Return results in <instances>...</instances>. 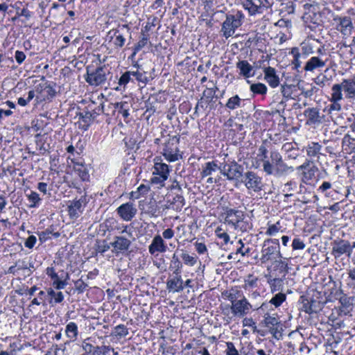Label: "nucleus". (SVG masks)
I'll return each mask as SVG.
<instances>
[{
    "label": "nucleus",
    "mask_w": 355,
    "mask_h": 355,
    "mask_svg": "<svg viewBox=\"0 0 355 355\" xmlns=\"http://www.w3.org/2000/svg\"><path fill=\"white\" fill-rule=\"evenodd\" d=\"M263 171L268 175L279 177L289 171L293 172L294 168L283 161L282 155L277 150H273L270 153V159L263 160Z\"/></svg>",
    "instance_id": "nucleus-1"
},
{
    "label": "nucleus",
    "mask_w": 355,
    "mask_h": 355,
    "mask_svg": "<svg viewBox=\"0 0 355 355\" xmlns=\"http://www.w3.org/2000/svg\"><path fill=\"white\" fill-rule=\"evenodd\" d=\"M223 210L225 223L234 230L245 232L250 228V224L245 221V214L243 211L228 207H223Z\"/></svg>",
    "instance_id": "nucleus-2"
},
{
    "label": "nucleus",
    "mask_w": 355,
    "mask_h": 355,
    "mask_svg": "<svg viewBox=\"0 0 355 355\" xmlns=\"http://www.w3.org/2000/svg\"><path fill=\"white\" fill-rule=\"evenodd\" d=\"M261 254L260 261L261 263H266L270 261H275V262L284 264L285 266H287V263H284L281 260H277V258L282 259L283 257L280 251V245L278 239H266L263 243Z\"/></svg>",
    "instance_id": "nucleus-3"
},
{
    "label": "nucleus",
    "mask_w": 355,
    "mask_h": 355,
    "mask_svg": "<svg viewBox=\"0 0 355 355\" xmlns=\"http://www.w3.org/2000/svg\"><path fill=\"white\" fill-rule=\"evenodd\" d=\"M244 17L242 11L239 10L227 15L226 19L222 24L221 32L223 35L226 39L232 37L236 29L242 25Z\"/></svg>",
    "instance_id": "nucleus-4"
},
{
    "label": "nucleus",
    "mask_w": 355,
    "mask_h": 355,
    "mask_svg": "<svg viewBox=\"0 0 355 355\" xmlns=\"http://www.w3.org/2000/svg\"><path fill=\"white\" fill-rule=\"evenodd\" d=\"M220 173L229 181L238 182L243 176V167L235 160H228L219 165Z\"/></svg>",
    "instance_id": "nucleus-5"
},
{
    "label": "nucleus",
    "mask_w": 355,
    "mask_h": 355,
    "mask_svg": "<svg viewBox=\"0 0 355 355\" xmlns=\"http://www.w3.org/2000/svg\"><path fill=\"white\" fill-rule=\"evenodd\" d=\"M160 158H155L153 171V178L150 181L153 184L164 186V182L168 179L170 170L169 166L162 162Z\"/></svg>",
    "instance_id": "nucleus-6"
},
{
    "label": "nucleus",
    "mask_w": 355,
    "mask_h": 355,
    "mask_svg": "<svg viewBox=\"0 0 355 355\" xmlns=\"http://www.w3.org/2000/svg\"><path fill=\"white\" fill-rule=\"evenodd\" d=\"M241 182L248 190L255 193L262 191L264 187L262 178L254 171L245 172L242 176Z\"/></svg>",
    "instance_id": "nucleus-7"
},
{
    "label": "nucleus",
    "mask_w": 355,
    "mask_h": 355,
    "mask_svg": "<svg viewBox=\"0 0 355 355\" xmlns=\"http://www.w3.org/2000/svg\"><path fill=\"white\" fill-rule=\"evenodd\" d=\"M219 170V166L216 161H210L205 162L202 165L200 171V178L203 179L208 177L206 182L207 184L218 183L220 180V176L217 175L214 177V173Z\"/></svg>",
    "instance_id": "nucleus-8"
},
{
    "label": "nucleus",
    "mask_w": 355,
    "mask_h": 355,
    "mask_svg": "<svg viewBox=\"0 0 355 355\" xmlns=\"http://www.w3.org/2000/svg\"><path fill=\"white\" fill-rule=\"evenodd\" d=\"M46 274L51 278V280L52 281L51 288H55V290L64 289L68 284L69 275L68 273L64 272L63 270H62L61 275H58V273L55 272L54 268L48 267L46 269Z\"/></svg>",
    "instance_id": "nucleus-9"
},
{
    "label": "nucleus",
    "mask_w": 355,
    "mask_h": 355,
    "mask_svg": "<svg viewBox=\"0 0 355 355\" xmlns=\"http://www.w3.org/2000/svg\"><path fill=\"white\" fill-rule=\"evenodd\" d=\"M107 70L104 67L96 68L93 71H87L86 82L91 86L97 87L104 84L107 80Z\"/></svg>",
    "instance_id": "nucleus-10"
},
{
    "label": "nucleus",
    "mask_w": 355,
    "mask_h": 355,
    "mask_svg": "<svg viewBox=\"0 0 355 355\" xmlns=\"http://www.w3.org/2000/svg\"><path fill=\"white\" fill-rule=\"evenodd\" d=\"M332 88L338 93L344 92L346 98H355V77L343 79L340 83L334 84Z\"/></svg>",
    "instance_id": "nucleus-11"
},
{
    "label": "nucleus",
    "mask_w": 355,
    "mask_h": 355,
    "mask_svg": "<svg viewBox=\"0 0 355 355\" xmlns=\"http://www.w3.org/2000/svg\"><path fill=\"white\" fill-rule=\"evenodd\" d=\"M331 254L335 259H338L343 254H346L348 258L351 257V247L349 241L337 239L331 243Z\"/></svg>",
    "instance_id": "nucleus-12"
},
{
    "label": "nucleus",
    "mask_w": 355,
    "mask_h": 355,
    "mask_svg": "<svg viewBox=\"0 0 355 355\" xmlns=\"http://www.w3.org/2000/svg\"><path fill=\"white\" fill-rule=\"evenodd\" d=\"M243 6L250 15H254L263 13L270 6V3L268 0H244Z\"/></svg>",
    "instance_id": "nucleus-13"
},
{
    "label": "nucleus",
    "mask_w": 355,
    "mask_h": 355,
    "mask_svg": "<svg viewBox=\"0 0 355 355\" xmlns=\"http://www.w3.org/2000/svg\"><path fill=\"white\" fill-rule=\"evenodd\" d=\"M252 309V305L244 295L232 304V313L233 316L242 318L247 315Z\"/></svg>",
    "instance_id": "nucleus-14"
},
{
    "label": "nucleus",
    "mask_w": 355,
    "mask_h": 355,
    "mask_svg": "<svg viewBox=\"0 0 355 355\" xmlns=\"http://www.w3.org/2000/svg\"><path fill=\"white\" fill-rule=\"evenodd\" d=\"M137 211L135 205L131 202L123 203L116 209V213L125 221H130L135 216Z\"/></svg>",
    "instance_id": "nucleus-15"
},
{
    "label": "nucleus",
    "mask_w": 355,
    "mask_h": 355,
    "mask_svg": "<svg viewBox=\"0 0 355 355\" xmlns=\"http://www.w3.org/2000/svg\"><path fill=\"white\" fill-rule=\"evenodd\" d=\"M128 25H123L118 29H112L108 33V37L110 38V40H112L114 38L113 44L116 48H122L125 42V38L123 33V31L126 30L128 31Z\"/></svg>",
    "instance_id": "nucleus-16"
},
{
    "label": "nucleus",
    "mask_w": 355,
    "mask_h": 355,
    "mask_svg": "<svg viewBox=\"0 0 355 355\" xmlns=\"http://www.w3.org/2000/svg\"><path fill=\"white\" fill-rule=\"evenodd\" d=\"M113 248L112 252L118 254L128 250L131 241L127 238L122 236H117L114 238V241L110 243Z\"/></svg>",
    "instance_id": "nucleus-17"
},
{
    "label": "nucleus",
    "mask_w": 355,
    "mask_h": 355,
    "mask_svg": "<svg viewBox=\"0 0 355 355\" xmlns=\"http://www.w3.org/2000/svg\"><path fill=\"white\" fill-rule=\"evenodd\" d=\"M236 67L239 70V76L245 79L252 78L255 74L254 67L246 60H239L236 63Z\"/></svg>",
    "instance_id": "nucleus-18"
},
{
    "label": "nucleus",
    "mask_w": 355,
    "mask_h": 355,
    "mask_svg": "<svg viewBox=\"0 0 355 355\" xmlns=\"http://www.w3.org/2000/svg\"><path fill=\"white\" fill-rule=\"evenodd\" d=\"M167 246L159 234L155 235L150 245L148 246V252L151 255H154L156 253H164L166 251Z\"/></svg>",
    "instance_id": "nucleus-19"
},
{
    "label": "nucleus",
    "mask_w": 355,
    "mask_h": 355,
    "mask_svg": "<svg viewBox=\"0 0 355 355\" xmlns=\"http://www.w3.org/2000/svg\"><path fill=\"white\" fill-rule=\"evenodd\" d=\"M264 80L272 88H276L279 85V77L277 74L275 68L272 67H265L263 69Z\"/></svg>",
    "instance_id": "nucleus-20"
},
{
    "label": "nucleus",
    "mask_w": 355,
    "mask_h": 355,
    "mask_svg": "<svg viewBox=\"0 0 355 355\" xmlns=\"http://www.w3.org/2000/svg\"><path fill=\"white\" fill-rule=\"evenodd\" d=\"M166 288L168 292L180 293L184 290L183 280L180 274L175 275L173 278L166 282Z\"/></svg>",
    "instance_id": "nucleus-21"
},
{
    "label": "nucleus",
    "mask_w": 355,
    "mask_h": 355,
    "mask_svg": "<svg viewBox=\"0 0 355 355\" xmlns=\"http://www.w3.org/2000/svg\"><path fill=\"white\" fill-rule=\"evenodd\" d=\"M326 62L327 59L323 60L322 58L313 56L306 62L304 69L305 71L313 72L315 69L325 67Z\"/></svg>",
    "instance_id": "nucleus-22"
},
{
    "label": "nucleus",
    "mask_w": 355,
    "mask_h": 355,
    "mask_svg": "<svg viewBox=\"0 0 355 355\" xmlns=\"http://www.w3.org/2000/svg\"><path fill=\"white\" fill-rule=\"evenodd\" d=\"M338 20L339 21L338 30L344 35H351L354 28L351 17L348 16L339 17Z\"/></svg>",
    "instance_id": "nucleus-23"
},
{
    "label": "nucleus",
    "mask_w": 355,
    "mask_h": 355,
    "mask_svg": "<svg viewBox=\"0 0 355 355\" xmlns=\"http://www.w3.org/2000/svg\"><path fill=\"white\" fill-rule=\"evenodd\" d=\"M304 115L306 117V124L313 125L321 123L319 110L316 107H309L304 110Z\"/></svg>",
    "instance_id": "nucleus-24"
},
{
    "label": "nucleus",
    "mask_w": 355,
    "mask_h": 355,
    "mask_svg": "<svg viewBox=\"0 0 355 355\" xmlns=\"http://www.w3.org/2000/svg\"><path fill=\"white\" fill-rule=\"evenodd\" d=\"M343 99V94L338 93L335 89L331 87V98L329 99L331 103L329 107V111H340L341 110V105L340 102Z\"/></svg>",
    "instance_id": "nucleus-25"
},
{
    "label": "nucleus",
    "mask_w": 355,
    "mask_h": 355,
    "mask_svg": "<svg viewBox=\"0 0 355 355\" xmlns=\"http://www.w3.org/2000/svg\"><path fill=\"white\" fill-rule=\"evenodd\" d=\"M109 108L113 111V114L115 112L121 114L124 118H127L129 116V104L125 101L117 102L114 103H110Z\"/></svg>",
    "instance_id": "nucleus-26"
},
{
    "label": "nucleus",
    "mask_w": 355,
    "mask_h": 355,
    "mask_svg": "<svg viewBox=\"0 0 355 355\" xmlns=\"http://www.w3.org/2000/svg\"><path fill=\"white\" fill-rule=\"evenodd\" d=\"M83 211V201L81 200H73L68 206V213L71 218L76 219Z\"/></svg>",
    "instance_id": "nucleus-27"
},
{
    "label": "nucleus",
    "mask_w": 355,
    "mask_h": 355,
    "mask_svg": "<svg viewBox=\"0 0 355 355\" xmlns=\"http://www.w3.org/2000/svg\"><path fill=\"white\" fill-rule=\"evenodd\" d=\"M322 146L318 142L311 141L309 142L307 146H305V150L306 155L309 157H317L319 158L320 155H322Z\"/></svg>",
    "instance_id": "nucleus-28"
},
{
    "label": "nucleus",
    "mask_w": 355,
    "mask_h": 355,
    "mask_svg": "<svg viewBox=\"0 0 355 355\" xmlns=\"http://www.w3.org/2000/svg\"><path fill=\"white\" fill-rule=\"evenodd\" d=\"M46 293L48 296L50 297L49 302L52 306L54 304H60L64 300V296L60 290L55 291V288H49L46 290Z\"/></svg>",
    "instance_id": "nucleus-29"
},
{
    "label": "nucleus",
    "mask_w": 355,
    "mask_h": 355,
    "mask_svg": "<svg viewBox=\"0 0 355 355\" xmlns=\"http://www.w3.org/2000/svg\"><path fill=\"white\" fill-rule=\"evenodd\" d=\"M65 334L71 342L76 341L78 337V325L73 322H69L66 325Z\"/></svg>",
    "instance_id": "nucleus-30"
},
{
    "label": "nucleus",
    "mask_w": 355,
    "mask_h": 355,
    "mask_svg": "<svg viewBox=\"0 0 355 355\" xmlns=\"http://www.w3.org/2000/svg\"><path fill=\"white\" fill-rule=\"evenodd\" d=\"M184 205V198L181 194H177L173 197V200L170 202L166 208L173 209L176 211H180L182 210Z\"/></svg>",
    "instance_id": "nucleus-31"
},
{
    "label": "nucleus",
    "mask_w": 355,
    "mask_h": 355,
    "mask_svg": "<svg viewBox=\"0 0 355 355\" xmlns=\"http://www.w3.org/2000/svg\"><path fill=\"white\" fill-rule=\"evenodd\" d=\"M302 299V306L301 310L306 313L311 314L317 312L316 302L315 300H309L308 299L301 297Z\"/></svg>",
    "instance_id": "nucleus-32"
},
{
    "label": "nucleus",
    "mask_w": 355,
    "mask_h": 355,
    "mask_svg": "<svg viewBox=\"0 0 355 355\" xmlns=\"http://www.w3.org/2000/svg\"><path fill=\"white\" fill-rule=\"evenodd\" d=\"M242 101V99L236 94L227 100L225 107L229 110H234L241 107Z\"/></svg>",
    "instance_id": "nucleus-33"
},
{
    "label": "nucleus",
    "mask_w": 355,
    "mask_h": 355,
    "mask_svg": "<svg viewBox=\"0 0 355 355\" xmlns=\"http://www.w3.org/2000/svg\"><path fill=\"white\" fill-rule=\"evenodd\" d=\"M250 90L254 94L264 95L267 93L268 88L263 83H257L251 84L250 86Z\"/></svg>",
    "instance_id": "nucleus-34"
},
{
    "label": "nucleus",
    "mask_w": 355,
    "mask_h": 355,
    "mask_svg": "<svg viewBox=\"0 0 355 355\" xmlns=\"http://www.w3.org/2000/svg\"><path fill=\"white\" fill-rule=\"evenodd\" d=\"M178 148H170L169 150H164L163 155L165 159L170 162H175L178 159Z\"/></svg>",
    "instance_id": "nucleus-35"
},
{
    "label": "nucleus",
    "mask_w": 355,
    "mask_h": 355,
    "mask_svg": "<svg viewBox=\"0 0 355 355\" xmlns=\"http://www.w3.org/2000/svg\"><path fill=\"white\" fill-rule=\"evenodd\" d=\"M129 72H130V76H134L138 82L144 84L148 82L146 72L144 70H130Z\"/></svg>",
    "instance_id": "nucleus-36"
},
{
    "label": "nucleus",
    "mask_w": 355,
    "mask_h": 355,
    "mask_svg": "<svg viewBox=\"0 0 355 355\" xmlns=\"http://www.w3.org/2000/svg\"><path fill=\"white\" fill-rule=\"evenodd\" d=\"M270 286V291L272 293L276 291H282L283 288V279L281 278L270 279L268 281Z\"/></svg>",
    "instance_id": "nucleus-37"
},
{
    "label": "nucleus",
    "mask_w": 355,
    "mask_h": 355,
    "mask_svg": "<svg viewBox=\"0 0 355 355\" xmlns=\"http://www.w3.org/2000/svg\"><path fill=\"white\" fill-rule=\"evenodd\" d=\"M132 79H131V76H130V72H129V71H125L124 73H123L121 75V76L119 78V82H118V84H119V86H117L116 87L114 88V89L116 91H121V87H123V89H125L126 85L130 82L131 81Z\"/></svg>",
    "instance_id": "nucleus-38"
},
{
    "label": "nucleus",
    "mask_w": 355,
    "mask_h": 355,
    "mask_svg": "<svg viewBox=\"0 0 355 355\" xmlns=\"http://www.w3.org/2000/svg\"><path fill=\"white\" fill-rule=\"evenodd\" d=\"M258 278L254 277L252 275H249L244 280L243 288L245 291H250L252 288L257 286Z\"/></svg>",
    "instance_id": "nucleus-39"
},
{
    "label": "nucleus",
    "mask_w": 355,
    "mask_h": 355,
    "mask_svg": "<svg viewBox=\"0 0 355 355\" xmlns=\"http://www.w3.org/2000/svg\"><path fill=\"white\" fill-rule=\"evenodd\" d=\"M301 56L306 58L308 55L314 53L313 44L311 42H302L301 44Z\"/></svg>",
    "instance_id": "nucleus-40"
},
{
    "label": "nucleus",
    "mask_w": 355,
    "mask_h": 355,
    "mask_svg": "<svg viewBox=\"0 0 355 355\" xmlns=\"http://www.w3.org/2000/svg\"><path fill=\"white\" fill-rule=\"evenodd\" d=\"M286 300V295L282 292L275 294L270 299V304L274 305L275 307L277 308L282 305V304Z\"/></svg>",
    "instance_id": "nucleus-41"
},
{
    "label": "nucleus",
    "mask_w": 355,
    "mask_h": 355,
    "mask_svg": "<svg viewBox=\"0 0 355 355\" xmlns=\"http://www.w3.org/2000/svg\"><path fill=\"white\" fill-rule=\"evenodd\" d=\"M75 171L78 173L79 177L83 180H87L89 175L88 171H87L86 167L83 164H76L74 166Z\"/></svg>",
    "instance_id": "nucleus-42"
},
{
    "label": "nucleus",
    "mask_w": 355,
    "mask_h": 355,
    "mask_svg": "<svg viewBox=\"0 0 355 355\" xmlns=\"http://www.w3.org/2000/svg\"><path fill=\"white\" fill-rule=\"evenodd\" d=\"M79 119H81L83 122L85 123L84 125L86 126L85 129H87L90 125V124L94 121L89 110L80 112L79 114Z\"/></svg>",
    "instance_id": "nucleus-43"
},
{
    "label": "nucleus",
    "mask_w": 355,
    "mask_h": 355,
    "mask_svg": "<svg viewBox=\"0 0 355 355\" xmlns=\"http://www.w3.org/2000/svg\"><path fill=\"white\" fill-rule=\"evenodd\" d=\"M264 324L266 327H275V325L279 324V318L275 315H270L269 313H266L264 315Z\"/></svg>",
    "instance_id": "nucleus-44"
},
{
    "label": "nucleus",
    "mask_w": 355,
    "mask_h": 355,
    "mask_svg": "<svg viewBox=\"0 0 355 355\" xmlns=\"http://www.w3.org/2000/svg\"><path fill=\"white\" fill-rule=\"evenodd\" d=\"M171 265H173V275H178L181 273V269L182 268V263L180 261L178 257L173 254L171 260Z\"/></svg>",
    "instance_id": "nucleus-45"
},
{
    "label": "nucleus",
    "mask_w": 355,
    "mask_h": 355,
    "mask_svg": "<svg viewBox=\"0 0 355 355\" xmlns=\"http://www.w3.org/2000/svg\"><path fill=\"white\" fill-rule=\"evenodd\" d=\"M112 334L119 338L125 337L128 334V329L124 324H119L114 327Z\"/></svg>",
    "instance_id": "nucleus-46"
},
{
    "label": "nucleus",
    "mask_w": 355,
    "mask_h": 355,
    "mask_svg": "<svg viewBox=\"0 0 355 355\" xmlns=\"http://www.w3.org/2000/svg\"><path fill=\"white\" fill-rule=\"evenodd\" d=\"M28 201L31 202L30 207H37L41 201L39 194L35 191H31L27 196Z\"/></svg>",
    "instance_id": "nucleus-47"
},
{
    "label": "nucleus",
    "mask_w": 355,
    "mask_h": 355,
    "mask_svg": "<svg viewBox=\"0 0 355 355\" xmlns=\"http://www.w3.org/2000/svg\"><path fill=\"white\" fill-rule=\"evenodd\" d=\"M215 234H216V236L220 239H222L223 241V244H227L229 242H230V236L228 235V234L225 232L223 228L221 227H218L216 230H215Z\"/></svg>",
    "instance_id": "nucleus-48"
},
{
    "label": "nucleus",
    "mask_w": 355,
    "mask_h": 355,
    "mask_svg": "<svg viewBox=\"0 0 355 355\" xmlns=\"http://www.w3.org/2000/svg\"><path fill=\"white\" fill-rule=\"evenodd\" d=\"M291 54L293 57V64L295 65V68L297 69L301 67V62L300 58L301 57V53L299 51V49L297 47H294L291 51Z\"/></svg>",
    "instance_id": "nucleus-49"
},
{
    "label": "nucleus",
    "mask_w": 355,
    "mask_h": 355,
    "mask_svg": "<svg viewBox=\"0 0 355 355\" xmlns=\"http://www.w3.org/2000/svg\"><path fill=\"white\" fill-rule=\"evenodd\" d=\"M181 258L182 259L184 263L189 266H193L197 263V258L189 255L187 252H183L181 254Z\"/></svg>",
    "instance_id": "nucleus-50"
},
{
    "label": "nucleus",
    "mask_w": 355,
    "mask_h": 355,
    "mask_svg": "<svg viewBox=\"0 0 355 355\" xmlns=\"http://www.w3.org/2000/svg\"><path fill=\"white\" fill-rule=\"evenodd\" d=\"M281 229L279 222H277L275 224L269 225L266 232V234L268 236H275Z\"/></svg>",
    "instance_id": "nucleus-51"
},
{
    "label": "nucleus",
    "mask_w": 355,
    "mask_h": 355,
    "mask_svg": "<svg viewBox=\"0 0 355 355\" xmlns=\"http://www.w3.org/2000/svg\"><path fill=\"white\" fill-rule=\"evenodd\" d=\"M297 188V183L294 181H290L286 183L283 187V192H285V196H291V192Z\"/></svg>",
    "instance_id": "nucleus-52"
},
{
    "label": "nucleus",
    "mask_w": 355,
    "mask_h": 355,
    "mask_svg": "<svg viewBox=\"0 0 355 355\" xmlns=\"http://www.w3.org/2000/svg\"><path fill=\"white\" fill-rule=\"evenodd\" d=\"M179 139L176 137H169L167 140L165 141L164 150H169L173 148H178Z\"/></svg>",
    "instance_id": "nucleus-53"
},
{
    "label": "nucleus",
    "mask_w": 355,
    "mask_h": 355,
    "mask_svg": "<svg viewBox=\"0 0 355 355\" xmlns=\"http://www.w3.org/2000/svg\"><path fill=\"white\" fill-rule=\"evenodd\" d=\"M242 295H243L239 291H232L227 294V298L231 302V304H233L239 300V297L241 298Z\"/></svg>",
    "instance_id": "nucleus-54"
},
{
    "label": "nucleus",
    "mask_w": 355,
    "mask_h": 355,
    "mask_svg": "<svg viewBox=\"0 0 355 355\" xmlns=\"http://www.w3.org/2000/svg\"><path fill=\"white\" fill-rule=\"evenodd\" d=\"M148 42V37L143 35L142 38L137 42L134 49V52L132 56H135L136 53L139 51L143 47H144Z\"/></svg>",
    "instance_id": "nucleus-55"
},
{
    "label": "nucleus",
    "mask_w": 355,
    "mask_h": 355,
    "mask_svg": "<svg viewBox=\"0 0 355 355\" xmlns=\"http://www.w3.org/2000/svg\"><path fill=\"white\" fill-rule=\"evenodd\" d=\"M88 108L91 109L89 110V112H90L91 115H92V118L94 119V120H95L96 119V117L98 116H99L101 114L104 113V106L102 103L100 105H98V107H94V108H92L91 105H89L88 106Z\"/></svg>",
    "instance_id": "nucleus-56"
},
{
    "label": "nucleus",
    "mask_w": 355,
    "mask_h": 355,
    "mask_svg": "<svg viewBox=\"0 0 355 355\" xmlns=\"http://www.w3.org/2000/svg\"><path fill=\"white\" fill-rule=\"evenodd\" d=\"M331 187L332 184L329 182H323L318 190L320 192L324 193L325 196L329 197L331 196V193L328 192V190H329Z\"/></svg>",
    "instance_id": "nucleus-57"
},
{
    "label": "nucleus",
    "mask_w": 355,
    "mask_h": 355,
    "mask_svg": "<svg viewBox=\"0 0 355 355\" xmlns=\"http://www.w3.org/2000/svg\"><path fill=\"white\" fill-rule=\"evenodd\" d=\"M305 244L300 238H295L292 242V248L293 250H303L305 248Z\"/></svg>",
    "instance_id": "nucleus-58"
},
{
    "label": "nucleus",
    "mask_w": 355,
    "mask_h": 355,
    "mask_svg": "<svg viewBox=\"0 0 355 355\" xmlns=\"http://www.w3.org/2000/svg\"><path fill=\"white\" fill-rule=\"evenodd\" d=\"M227 349L225 350L226 355H239L238 350L236 349L234 345L232 342L226 343Z\"/></svg>",
    "instance_id": "nucleus-59"
},
{
    "label": "nucleus",
    "mask_w": 355,
    "mask_h": 355,
    "mask_svg": "<svg viewBox=\"0 0 355 355\" xmlns=\"http://www.w3.org/2000/svg\"><path fill=\"white\" fill-rule=\"evenodd\" d=\"M75 286L76 290L78 291V293H82L87 289L88 285L82 279H78L75 282Z\"/></svg>",
    "instance_id": "nucleus-60"
},
{
    "label": "nucleus",
    "mask_w": 355,
    "mask_h": 355,
    "mask_svg": "<svg viewBox=\"0 0 355 355\" xmlns=\"http://www.w3.org/2000/svg\"><path fill=\"white\" fill-rule=\"evenodd\" d=\"M36 241H37V239L34 235L29 236L26 239V240L24 243V245L26 248L31 249L34 247Z\"/></svg>",
    "instance_id": "nucleus-61"
},
{
    "label": "nucleus",
    "mask_w": 355,
    "mask_h": 355,
    "mask_svg": "<svg viewBox=\"0 0 355 355\" xmlns=\"http://www.w3.org/2000/svg\"><path fill=\"white\" fill-rule=\"evenodd\" d=\"M268 148L265 144H262L259 148V155L262 157V162L263 163L264 159H268Z\"/></svg>",
    "instance_id": "nucleus-62"
},
{
    "label": "nucleus",
    "mask_w": 355,
    "mask_h": 355,
    "mask_svg": "<svg viewBox=\"0 0 355 355\" xmlns=\"http://www.w3.org/2000/svg\"><path fill=\"white\" fill-rule=\"evenodd\" d=\"M196 250L198 254H202L207 252V248L203 243L196 242L195 243Z\"/></svg>",
    "instance_id": "nucleus-63"
},
{
    "label": "nucleus",
    "mask_w": 355,
    "mask_h": 355,
    "mask_svg": "<svg viewBox=\"0 0 355 355\" xmlns=\"http://www.w3.org/2000/svg\"><path fill=\"white\" fill-rule=\"evenodd\" d=\"M295 144L291 142H287L282 145V151L284 152L285 154L288 153H291L292 150L295 148Z\"/></svg>",
    "instance_id": "nucleus-64"
}]
</instances>
